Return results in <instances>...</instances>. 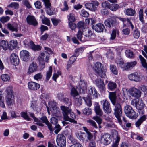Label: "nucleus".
<instances>
[{"label": "nucleus", "mask_w": 147, "mask_h": 147, "mask_svg": "<svg viewBox=\"0 0 147 147\" xmlns=\"http://www.w3.org/2000/svg\"><path fill=\"white\" fill-rule=\"evenodd\" d=\"M131 104L136 107L140 114L142 115L144 113V105L141 99L138 98L133 99L131 101Z\"/></svg>", "instance_id": "7ed1b4c3"}, {"label": "nucleus", "mask_w": 147, "mask_h": 147, "mask_svg": "<svg viewBox=\"0 0 147 147\" xmlns=\"http://www.w3.org/2000/svg\"><path fill=\"white\" fill-rule=\"evenodd\" d=\"M83 99L84 100L85 103L87 106L89 107H90L92 105V103L91 100L89 98L83 97Z\"/></svg>", "instance_id": "69168bd1"}, {"label": "nucleus", "mask_w": 147, "mask_h": 147, "mask_svg": "<svg viewBox=\"0 0 147 147\" xmlns=\"http://www.w3.org/2000/svg\"><path fill=\"white\" fill-rule=\"evenodd\" d=\"M110 69L111 71L115 75H117L118 71L116 66L113 65H110Z\"/></svg>", "instance_id": "c03bdc74"}, {"label": "nucleus", "mask_w": 147, "mask_h": 147, "mask_svg": "<svg viewBox=\"0 0 147 147\" xmlns=\"http://www.w3.org/2000/svg\"><path fill=\"white\" fill-rule=\"evenodd\" d=\"M128 77L130 80L135 82H139L142 80V76L137 72L129 75Z\"/></svg>", "instance_id": "9d476101"}, {"label": "nucleus", "mask_w": 147, "mask_h": 147, "mask_svg": "<svg viewBox=\"0 0 147 147\" xmlns=\"http://www.w3.org/2000/svg\"><path fill=\"white\" fill-rule=\"evenodd\" d=\"M139 58L141 61L142 66L143 67L147 69V63L146 59L141 55H140Z\"/></svg>", "instance_id": "f704fd0d"}, {"label": "nucleus", "mask_w": 147, "mask_h": 147, "mask_svg": "<svg viewBox=\"0 0 147 147\" xmlns=\"http://www.w3.org/2000/svg\"><path fill=\"white\" fill-rule=\"evenodd\" d=\"M118 18L123 22L124 26H126L127 24H128V23L130 21L128 18H122L121 17H118Z\"/></svg>", "instance_id": "680f3d73"}, {"label": "nucleus", "mask_w": 147, "mask_h": 147, "mask_svg": "<svg viewBox=\"0 0 147 147\" xmlns=\"http://www.w3.org/2000/svg\"><path fill=\"white\" fill-rule=\"evenodd\" d=\"M83 34L85 36V41L89 40L91 38L92 36L93 35V33L89 29L86 28L83 30Z\"/></svg>", "instance_id": "ddd939ff"}, {"label": "nucleus", "mask_w": 147, "mask_h": 147, "mask_svg": "<svg viewBox=\"0 0 147 147\" xmlns=\"http://www.w3.org/2000/svg\"><path fill=\"white\" fill-rule=\"evenodd\" d=\"M118 32V31L114 29L113 30L111 34V37L110 38V39L111 40H114L115 38L116 34Z\"/></svg>", "instance_id": "6e6d98bb"}, {"label": "nucleus", "mask_w": 147, "mask_h": 147, "mask_svg": "<svg viewBox=\"0 0 147 147\" xmlns=\"http://www.w3.org/2000/svg\"><path fill=\"white\" fill-rule=\"evenodd\" d=\"M40 87V85L36 83L33 82H28V88L29 89L35 91L38 89Z\"/></svg>", "instance_id": "f3484780"}, {"label": "nucleus", "mask_w": 147, "mask_h": 147, "mask_svg": "<svg viewBox=\"0 0 147 147\" xmlns=\"http://www.w3.org/2000/svg\"><path fill=\"white\" fill-rule=\"evenodd\" d=\"M44 49L47 52L45 51L44 52L41 53L40 57L43 61L48 62L50 56L49 53H52L53 52L51 49L48 47H45Z\"/></svg>", "instance_id": "0eeeda50"}, {"label": "nucleus", "mask_w": 147, "mask_h": 147, "mask_svg": "<svg viewBox=\"0 0 147 147\" xmlns=\"http://www.w3.org/2000/svg\"><path fill=\"white\" fill-rule=\"evenodd\" d=\"M26 20L27 22L30 25L36 26L38 24L35 17L32 16H28L26 18Z\"/></svg>", "instance_id": "6ab92c4d"}, {"label": "nucleus", "mask_w": 147, "mask_h": 147, "mask_svg": "<svg viewBox=\"0 0 147 147\" xmlns=\"http://www.w3.org/2000/svg\"><path fill=\"white\" fill-rule=\"evenodd\" d=\"M124 12L128 16H133L136 13L135 10H125Z\"/></svg>", "instance_id": "864d4df0"}, {"label": "nucleus", "mask_w": 147, "mask_h": 147, "mask_svg": "<svg viewBox=\"0 0 147 147\" xmlns=\"http://www.w3.org/2000/svg\"><path fill=\"white\" fill-rule=\"evenodd\" d=\"M125 53L126 57L130 58H133L134 57V55L131 50L127 49L125 50Z\"/></svg>", "instance_id": "c9c22d12"}, {"label": "nucleus", "mask_w": 147, "mask_h": 147, "mask_svg": "<svg viewBox=\"0 0 147 147\" xmlns=\"http://www.w3.org/2000/svg\"><path fill=\"white\" fill-rule=\"evenodd\" d=\"M89 67L92 68L95 71L97 74L102 78H105L106 76L107 69L104 68L100 62H98L94 63L93 65H90Z\"/></svg>", "instance_id": "f03ea898"}, {"label": "nucleus", "mask_w": 147, "mask_h": 147, "mask_svg": "<svg viewBox=\"0 0 147 147\" xmlns=\"http://www.w3.org/2000/svg\"><path fill=\"white\" fill-rule=\"evenodd\" d=\"M117 64L120 67L123 68L124 69V67L125 64L124 63L123 60L121 59H118L116 61Z\"/></svg>", "instance_id": "bf43d9fd"}, {"label": "nucleus", "mask_w": 147, "mask_h": 147, "mask_svg": "<svg viewBox=\"0 0 147 147\" xmlns=\"http://www.w3.org/2000/svg\"><path fill=\"white\" fill-rule=\"evenodd\" d=\"M109 97L113 104H114L116 103V97L115 93L114 92H110Z\"/></svg>", "instance_id": "7c9ffc66"}, {"label": "nucleus", "mask_w": 147, "mask_h": 147, "mask_svg": "<svg viewBox=\"0 0 147 147\" xmlns=\"http://www.w3.org/2000/svg\"><path fill=\"white\" fill-rule=\"evenodd\" d=\"M51 111L52 112L53 114L57 117L59 116V115L60 113L59 109L57 107L55 108L54 110H51Z\"/></svg>", "instance_id": "8fccbe9b"}, {"label": "nucleus", "mask_w": 147, "mask_h": 147, "mask_svg": "<svg viewBox=\"0 0 147 147\" xmlns=\"http://www.w3.org/2000/svg\"><path fill=\"white\" fill-rule=\"evenodd\" d=\"M137 64V62L136 61H134L131 62H127L125 64L124 67L125 70H127L130 68L133 67L135 66Z\"/></svg>", "instance_id": "c85d7f7f"}, {"label": "nucleus", "mask_w": 147, "mask_h": 147, "mask_svg": "<svg viewBox=\"0 0 147 147\" xmlns=\"http://www.w3.org/2000/svg\"><path fill=\"white\" fill-rule=\"evenodd\" d=\"M113 105L114 106V108L113 109L114 111V114L117 118L119 124L120 125H121L122 123L121 118L122 113L121 106L120 104L118 103H116Z\"/></svg>", "instance_id": "20e7f679"}, {"label": "nucleus", "mask_w": 147, "mask_h": 147, "mask_svg": "<svg viewBox=\"0 0 147 147\" xmlns=\"http://www.w3.org/2000/svg\"><path fill=\"white\" fill-rule=\"evenodd\" d=\"M75 104L77 106H79L82 105V100L80 96L74 98Z\"/></svg>", "instance_id": "c756f323"}, {"label": "nucleus", "mask_w": 147, "mask_h": 147, "mask_svg": "<svg viewBox=\"0 0 147 147\" xmlns=\"http://www.w3.org/2000/svg\"><path fill=\"white\" fill-rule=\"evenodd\" d=\"M38 66L36 64L32 63L30 65L28 73L30 74L36 71L37 70Z\"/></svg>", "instance_id": "4be33fe9"}, {"label": "nucleus", "mask_w": 147, "mask_h": 147, "mask_svg": "<svg viewBox=\"0 0 147 147\" xmlns=\"http://www.w3.org/2000/svg\"><path fill=\"white\" fill-rule=\"evenodd\" d=\"M124 111L126 115L131 119H135L138 116V114L129 105H127L125 106Z\"/></svg>", "instance_id": "39448f33"}, {"label": "nucleus", "mask_w": 147, "mask_h": 147, "mask_svg": "<svg viewBox=\"0 0 147 147\" xmlns=\"http://www.w3.org/2000/svg\"><path fill=\"white\" fill-rule=\"evenodd\" d=\"M115 22V20L114 19H110L109 20H106L104 22L105 25L108 27H110L113 26Z\"/></svg>", "instance_id": "2f4dec72"}, {"label": "nucleus", "mask_w": 147, "mask_h": 147, "mask_svg": "<svg viewBox=\"0 0 147 147\" xmlns=\"http://www.w3.org/2000/svg\"><path fill=\"white\" fill-rule=\"evenodd\" d=\"M22 4L28 9L32 8V7L28 0H23L22 1Z\"/></svg>", "instance_id": "3c124183"}, {"label": "nucleus", "mask_w": 147, "mask_h": 147, "mask_svg": "<svg viewBox=\"0 0 147 147\" xmlns=\"http://www.w3.org/2000/svg\"><path fill=\"white\" fill-rule=\"evenodd\" d=\"M17 45L18 42L16 40H12L8 43V48L9 50H12L17 47Z\"/></svg>", "instance_id": "b1692460"}, {"label": "nucleus", "mask_w": 147, "mask_h": 147, "mask_svg": "<svg viewBox=\"0 0 147 147\" xmlns=\"http://www.w3.org/2000/svg\"><path fill=\"white\" fill-rule=\"evenodd\" d=\"M68 22H74L76 19L74 15L72 13H70L67 16Z\"/></svg>", "instance_id": "a18cd8bd"}, {"label": "nucleus", "mask_w": 147, "mask_h": 147, "mask_svg": "<svg viewBox=\"0 0 147 147\" xmlns=\"http://www.w3.org/2000/svg\"><path fill=\"white\" fill-rule=\"evenodd\" d=\"M68 138L73 144H75L78 142L77 140L71 135V134H70L69 135Z\"/></svg>", "instance_id": "0e129e2a"}, {"label": "nucleus", "mask_w": 147, "mask_h": 147, "mask_svg": "<svg viewBox=\"0 0 147 147\" xmlns=\"http://www.w3.org/2000/svg\"><path fill=\"white\" fill-rule=\"evenodd\" d=\"M85 24L84 22L80 21L77 24V26L79 29V30L83 31L84 29L86 28L85 27Z\"/></svg>", "instance_id": "37998d69"}, {"label": "nucleus", "mask_w": 147, "mask_h": 147, "mask_svg": "<svg viewBox=\"0 0 147 147\" xmlns=\"http://www.w3.org/2000/svg\"><path fill=\"white\" fill-rule=\"evenodd\" d=\"M40 119L42 121L43 123H45L47 125L50 131H53V128L52 125L48 121L46 116H44L40 118Z\"/></svg>", "instance_id": "a878e982"}, {"label": "nucleus", "mask_w": 147, "mask_h": 147, "mask_svg": "<svg viewBox=\"0 0 147 147\" xmlns=\"http://www.w3.org/2000/svg\"><path fill=\"white\" fill-rule=\"evenodd\" d=\"M20 55L21 59L25 61H27L29 58V53L26 50L21 51L20 53Z\"/></svg>", "instance_id": "dca6fc26"}, {"label": "nucleus", "mask_w": 147, "mask_h": 147, "mask_svg": "<svg viewBox=\"0 0 147 147\" xmlns=\"http://www.w3.org/2000/svg\"><path fill=\"white\" fill-rule=\"evenodd\" d=\"M30 115L31 117L33 118L35 122H37V125L40 126H44V125L38 119L35 117L33 113H30Z\"/></svg>", "instance_id": "79ce46f5"}, {"label": "nucleus", "mask_w": 147, "mask_h": 147, "mask_svg": "<svg viewBox=\"0 0 147 147\" xmlns=\"http://www.w3.org/2000/svg\"><path fill=\"white\" fill-rule=\"evenodd\" d=\"M35 7L36 9H40L42 8L41 3L39 1H37L34 3Z\"/></svg>", "instance_id": "338daca9"}, {"label": "nucleus", "mask_w": 147, "mask_h": 147, "mask_svg": "<svg viewBox=\"0 0 147 147\" xmlns=\"http://www.w3.org/2000/svg\"><path fill=\"white\" fill-rule=\"evenodd\" d=\"M11 61L14 65H18L19 63V60L18 55L15 53H13L10 56Z\"/></svg>", "instance_id": "a211bd4d"}, {"label": "nucleus", "mask_w": 147, "mask_h": 147, "mask_svg": "<svg viewBox=\"0 0 147 147\" xmlns=\"http://www.w3.org/2000/svg\"><path fill=\"white\" fill-rule=\"evenodd\" d=\"M60 108L62 111L64 120H65V119H67V118H68V115H69V113L70 112L71 109L63 105L61 106Z\"/></svg>", "instance_id": "f8f14e48"}, {"label": "nucleus", "mask_w": 147, "mask_h": 147, "mask_svg": "<svg viewBox=\"0 0 147 147\" xmlns=\"http://www.w3.org/2000/svg\"><path fill=\"white\" fill-rule=\"evenodd\" d=\"M51 20L53 25L55 26H58L61 22L60 19L55 18H51Z\"/></svg>", "instance_id": "ea45409f"}, {"label": "nucleus", "mask_w": 147, "mask_h": 147, "mask_svg": "<svg viewBox=\"0 0 147 147\" xmlns=\"http://www.w3.org/2000/svg\"><path fill=\"white\" fill-rule=\"evenodd\" d=\"M92 29L98 32H101L103 31L105 28L104 25L101 23H98L95 25H92Z\"/></svg>", "instance_id": "2eb2a0df"}, {"label": "nucleus", "mask_w": 147, "mask_h": 147, "mask_svg": "<svg viewBox=\"0 0 147 147\" xmlns=\"http://www.w3.org/2000/svg\"><path fill=\"white\" fill-rule=\"evenodd\" d=\"M102 104L103 109L105 112L107 113H109L111 111L109 102L106 99L103 100L101 102Z\"/></svg>", "instance_id": "6e6552de"}, {"label": "nucleus", "mask_w": 147, "mask_h": 147, "mask_svg": "<svg viewBox=\"0 0 147 147\" xmlns=\"http://www.w3.org/2000/svg\"><path fill=\"white\" fill-rule=\"evenodd\" d=\"M52 67L51 66H50L49 67V69L47 71L46 73V79L48 80L51 76L52 73Z\"/></svg>", "instance_id": "09e8293b"}, {"label": "nucleus", "mask_w": 147, "mask_h": 147, "mask_svg": "<svg viewBox=\"0 0 147 147\" xmlns=\"http://www.w3.org/2000/svg\"><path fill=\"white\" fill-rule=\"evenodd\" d=\"M42 23L48 26L50 25V20L47 18L44 17L42 19Z\"/></svg>", "instance_id": "603ef678"}, {"label": "nucleus", "mask_w": 147, "mask_h": 147, "mask_svg": "<svg viewBox=\"0 0 147 147\" xmlns=\"http://www.w3.org/2000/svg\"><path fill=\"white\" fill-rule=\"evenodd\" d=\"M120 140V137L117 135L116 136V138L115 139V142H113L112 144V147H117L119 144V142Z\"/></svg>", "instance_id": "de8ad7c7"}, {"label": "nucleus", "mask_w": 147, "mask_h": 147, "mask_svg": "<svg viewBox=\"0 0 147 147\" xmlns=\"http://www.w3.org/2000/svg\"><path fill=\"white\" fill-rule=\"evenodd\" d=\"M146 119V117L145 115H144L141 116L140 119L136 122L135 125L136 127H139L142 123L145 121Z\"/></svg>", "instance_id": "cd10ccee"}, {"label": "nucleus", "mask_w": 147, "mask_h": 147, "mask_svg": "<svg viewBox=\"0 0 147 147\" xmlns=\"http://www.w3.org/2000/svg\"><path fill=\"white\" fill-rule=\"evenodd\" d=\"M1 79L4 82H7L9 81L10 79V76L7 74H3L1 75Z\"/></svg>", "instance_id": "49530a36"}, {"label": "nucleus", "mask_w": 147, "mask_h": 147, "mask_svg": "<svg viewBox=\"0 0 147 147\" xmlns=\"http://www.w3.org/2000/svg\"><path fill=\"white\" fill-rule=\"evenodd\" d=\"M70 91V94L74 98L77 97L78 96H79L78 92L74 87H73L71 89Z\"/></svg>", "instance_id": "72a5a7b5"}, {"label": "nucleus", "mask_w": 147, "mask_h": 147, "mask_svg": "<svg viewBox=\"0 0 147 147\" xmlns=\"http://www.w3.org/2000/svg\"><path fill=\"white\" fill-rule=\"evenodd\" d=\"M110 136V135L107 133H104L102 135L101 140L104 145H107L111 142L112 140Z\"/></svg>", "instance_id": "1a4fd4ad"}, {"label": "nucleus", "mask_w": 147, "mask_h": 147, "mask_svg": "<svg viewBox=\"0 0 147 147\" xmlns=\"http://www.w3.org/2000/svg\"><path fill=\"white\" fill-rule=\"evenodd\" d=\"M83 34V31L82 30H79L78 33L77 34V37L79 40L83 42H84L85 41V39H84L83 37H82V35Z\"/></svg>", "instance_id": "4c0bfd02"}, {"label": "nucleus", "mask_w": 147, "mask_h": 147, "mask_svg": "<svg viewBox=\"0 0 147 147\" xmlns=\"http://www.w3.org/2000/svg\"><path fill=\"white\" fill-rule=\"evenodd\" d=\"M43 2L45 8L46 9H51V5L50 3V0H42Z\"/></svg>", "instance_id": "473e14b6"}, {"label": "nucleus", "mask_w": 147, "mask_h": 147, "mask_svg": "<svg viewBox=\"0 0 147 147\" xmlns=\"http://www.w3.org/2000/svg\"><path fill=\"white\" fill-rule=\"evenodd\" d=\"M9 19V17L8 16H3L1 18L0 20L2 23H4L8 21Z\"/></svg>", "instance_id": "774afa93"}, {"label": "nucleus", "mask_w": 147, "mask_h": 147, "mask_svg": "<svg viewBox=\"0 0 147 147\" xmlns=\"http://www.w3.org/2000/svg\"><path fill=\"white\" fill-rule=\"evenodd\" d=\"M92 119L95 120L99 125H100L102 123V119L97 116L93 117Z\"/></svg>", "instance_id": "e2e57ef3"}, {"label": "nucleus", "mask_w": 147, "mask_h": 147, "mask_svg": "<svg viewBox=\"0 0 147 147\" xmlns=\"http://www.w3.org/2000/svg\"><path fill=\"white\" fill-rule=\"evenodd\" d=\"M8 43L5 40L1 41L0 43V45L1 47L4 50H6L8 48Z\"/></svg>", "instance_id": "e433bc0d"}, {"label": "nucleus", "mask_w": 147, "mask_h": 147, "mask_svg": "<svg viewBox=\"0 0 147 147\" xmlns=\"http://www.w3.org/2000/svg\"><path fill=\"white\" fill-rule=\"evenodd\" d=\"M6 96L5 100L6 103L8 106H11L15 104V96L14 92L11 86H8L5 90Z\"/></svg>", "instance_id": "f257e3e1"}, {"label": "nucleus", "mask_w": 147, "mask_h": 147, "mask_svg": "<svg viewBox=\"0 0 147 147\" xmlns=\"http://www.w3.org/2000/svg\"><path fill=\"white\" fill-rule=\"evenodd\" d=\"M94 110L96 114L99 116H102L103 114L102 110L100 108V105L98 103H95L94 105Z\"/></svg>", "instance_id": "412c9836"}, {"label": "nucleus", "mask_w": 147, "mask_h": 147, "mask_svg": "<svg viewBox=\"0 0 147 147\" xmlns=\"http://www.w3.org/2000/svg\"><path fill=\"white\" fill-rule=\"evenodd\" d=\"M130 94L133 97L139 98L141 96V92L138 89L135 88H132L129 90Z\"/></svg>", "instance_id": "9b49d317"}, {"label": "nucleus", "mask_w": 147, "mask_h": 147, "mask_svg": "<svg viewBox=\"0 0 147 147\" xmlns=\"http://www.w3.org/2000/svg\"><path fill=\"white\" fill-rule=\"evenodd\" d=\"M49 107L47 106L46 107L47 109V112L49 114H50V110H54L55 108L56 107V103L54 101H50L48 103Z\"/></svg>", "instance_id": "5701e85b"}, {"label": "nucleus", "mask_w": 147, "mask_h": 147, "mask_svg": "<svg viewBox=\"0 0 147 147\" xmlns=\"http://www.w3.org/2000/svg\"><path fill=\"white\" fill-rule=\"evenodd\" d=\"M89 93L94 97H97L99 94L98 93L95 88L94 87H91L89 90Z\"/></svg>", "instance_id": "393cba45"}, {"label": "nucleus", "mask_w": 147, "mask_h": 147, "mask_svg": "<svg viewBox=\"0 0 147 147\" xmlns=\"http://www.w3.org/2000/svg\"><path fill=\"white\" fill-rule=\"evenodd\" d=\"M56 142L57 145L60 147H65L66 144L65 137L62 134H59L57 137Z\"/></svg>", "instance_id": "423d86ee"}, {"label": "nucleus", "mask_w": 147, "mask_h": 147, "mask_svg": "<svg viewBox=\"0 0 147 147\" xmlns=\"http://www.w3.org/2000/svg\"><path fill=\"white\" fill-rule=\"evenodd\" d=\"M21 116L23 117L25 120L28 121H30V119L29 117L27 112H22L20 113Z\"/></svg>", "instance_id": "052dcab7"}, {"label": "nucleus", "mask_w": 147, "mask_h": 147, "mask_svg": "<svg viewBox=\"0 0 147 147\" xmlns=\"http://www.w3.org/2000/svg\"><path fill=\"white\" fill-rule=\"evenodd\" d=\"M79 89V92H81V90L84 91L86 89V84L84 81H80L79 82V85L77 87V89Z\"/></svg>", "instance_id": "aec40b11"}, {"label": "nucleus", "mask_w": 147, "mask_h": 147, "mask_svg": "<svg viewBox=\"0 0 147 147\" xmlns=\"http://www.w3.org/2000/svg\"><path fill=\"white\" fill-rule=\"evenodd\" d=\"M68 117L67 119H65V121H69L71 123H73L74 124H77V122L75 120L76 118L75 114L72 111L71 109L70 112L68 115Z\"/></svg>", "instance_id": "4468645a"}, {"label": "nucleus", "mask_w": 147, "mask_h": 147, "mask_svg": "<svg viewBox=\"0 0 147 147\" xmlns=\"http://www.w3.org/2000/svg\"><path fill=\"white\" fill-rule=\"evenodd\" d=\"M108 86L109 89L112 90L116 88L117 85L115 82H110L108 84Z\"/></svg>", "instance_id": "58836bf2"}, {"label": "nucleus", "mask_w": 147, "mask_h": 147, "mask_svg": "<svg viewBox=\"0 0 147 147\" xmlns=\"http://www.w3.org/2000/svg\"><path fill=\"white\" fill-rule=\"evenodd\" d=\"M102 6L103 8H107L109 9H111V5L110 4L109 2L106 1L102 3Z\"/></svg>", "instance_id": "13d9d810"}, {"label": "nucleus", "mask_w": 147, "mask_h": 147, "mask_svg": "<svg viewBox=\"0 0 147 147\" xmlns=\"http://www.w3.org/2000/svg\"><path fill=\"white\" fill-rule=\"evenodd\" d=\"M7 27L10 30L12 31L17 32L18 30V25L16 24H11L9 23L7 24Z\"/></svg>", "instance_id": "bb28decb"}, {"label": "nucleus", "mask_w": 147, "mask_h": 147, "mask_svg": "<svg viewBox=\"0 0 147 147\" xmlns=\"http://www.w3.org/2000/svg\"><path fill=\"white\" fill-rule=\"evenodd\" d=\"M83 113L86 115H89L92 113V110L90 108L86 107L83 110Z\"/></svg>", "instance_id": "5fc2aeb1"}, {"label": "nucleus", "mask_w": 147, "mask_h": 147, "mask_svg": "<svg viewBox=\"0 0 147 147\" xmlns=\"http://www.w3.org/2000/svg\"><path fill=\"white\" fill-rule=\"evenodd\" d=\"M8 8H12L17 9L19 7V5L18 3L15 2L11 3L9 5L7 6Z\"/></svg>", "instance_id": "a19ab883"}, {"label": "nucleus", "mask_w": 147, "mask_h": 147, "mask_svg": "<svg viewBox=\"0 0 147 147\" xmlns=\"http://www.w3.org/2000/svg\"><path fill=\"white\" fill-rule=\"evenodd\" d=\"M87 121L90 125L92 126L96 129H98V127L96 123L93 120L89 119L87 120Z\"/></svg>", "instance_id": "4d7b16f0"}]
</instances>
